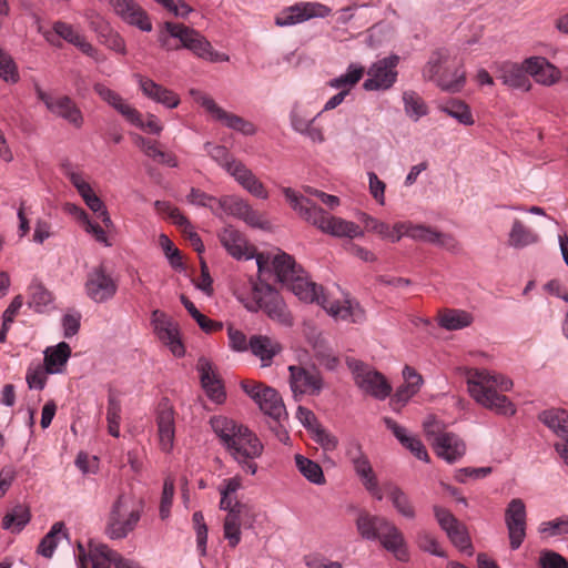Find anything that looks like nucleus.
Segmentation results:
<instances>
[{
  "mask_svg": "<svg viewBox=\"0 0 568 568\" xmlns=\"http://www.w3.org/2000/svg\"><path fill=\"white\" fill-rule=\"evenodd\" d=\"M213 432L220 438L230 456L247 474L255 475L258 458L264 450V445L255 433L247 426L225 416L211 418Z\"/></svg>",
  "mask_w": 568,
  "mask_h": 568,
  "instance_id": "nucleus-1",
  "label": "nucleus"
},
{
  "mask_svg": "<svg viewBox=\"0 0 568 568\" xmlns=\"http://www.w3.org/2000/svg\"><path fill=\"white\" fill-rule=\"evenodd\" d=\"M466 381L470 396L478 404L497 414H515V406L504 395L513 387L509 378L486 369L469 368L466 372Z\"/></svg>",
  "mask_w": 568,
  "mask_h": 568,
  "instance_id": "nucleus-2",
  "label": "nucleus"
},
{
  "mask_svg": "<svg viewBox=\"0 0 568 568\" xmlns=\"http://www.w3.org/2000/svg\"><path fill=\"white\" fill-rule=\"evenodd\" d=\"M283 194L291 207L298 215L320 229L322 232L337 237L354 239L363 235V230L354 222L333 216L317 206L311 199L297 194L291 187H283Z\"/></svg>",
  "mask_w": 568,
  "mask_h": 568,
  "instance_id": "nucleus-3",
  "label": "nucleus"
},
{
  "mask_svg": "<svg viewBox=\"0 0 568 568\" xmlns=\"http://www.w3.org/2000/svg\"><path fill=\"white\" fill-rule=\"evenodd\" d=\"M286 288L301 301L321 305L329 315L337 320L362 323L365 318V312L356 301L351 298H345L343 302L331 301L325 295L323 287L312 282L306 272H303L293 282H290Z\"/></svg>",
  "mask_w": 568,
  "mask_h": 568,
  "instance_id": "nucleus-4",
  "label": "nucleus"
},
{
  "mask_svg": "<svg viewBox=\"0 0 568 568\" xmlns=\"http://www.w3.org/2000/svg\"><path fill=\"white\" fill-rule=\"evenodd\" d=\"M236 296L247 311L262 310L270 318L292 325V316L280 293L261 278H250L247 290L237 292Z\"/></svg>",
  "mask_w": 568,
  "mask_h": 568,
  "instance_id": "nucleus-5",
  "label": "nucleus"
},
{
  "mask_svg": "<svg viewBox=\"0 0 568 568\" xmlns=\"http://www.w3.org/2000/svg\"><path fill=\"white\" fill-rule=\"evenodd\" d=\"M143 514V505H136L131 493L120 491L111 504L104 534L112 540L126 538L138 527Z\"/></svg>",
  "mask_w": 568,
  "mask_h": 568,
  "instance_id": "nucleus-6",
  "label": "nucleus"
},
{
  "mask_svg": "<svg viewBox=\"0 0 568 568\" xmlns=\"http://www.w3.org/2000/svg\"><path fill=\"white\" fill-rule=\"evenodd\" d=\"M205 150L247 192L258 199L265 200L268 197L264 184L243 162L233 158L225 146L206 143Z\"/></svg>",
  "mask_w": 568,
  "mask_h": 568,
  "instance_id": "nucleus-7",
  "label": "nucleus"
},
{
  "mask_svg": "<svg viewBox=\"0 0 568 568\" xmlns=\"http://www.w3.org/2000/svg\"><path fill=\"white\" fill-rule=\"evenodd\" d=\"M164 30L181 41V47L192 51L196 57L210 62L229 61V55L217 52L199 31L182 23L166 21Z\"/></svg>",
  "mask_w": 568,
  "mask_h": 568,
  "instance_id": "nucleus-8",
  "label": "nucleus"
},
{
  "mask_svg": "<svg viewBox=\"0 0 568 568\" xmlns=\"http://www.w3.org/2000/svg\"><path fill=\"white\" fill-rule=\"evenodd\" d=\"M423 75L445 91L457 92L465 82L464 72L458 69L452 70L448 65V54L444 50H438L433 53L428 62L424 67Z\"/></svg>",
  "mask_w": 568,
  "mask_h": 568,
  "instance_id": "nucleus-9",
  "label": "nucleus"
},
{
  "mask_svg": "<svg viewBox=\"0 0 568 568\" xmlns=\"http://www.w3.org/2000/svg\"><path fill=\"white\" fill-rule=\"evenodd\" d=\"M346 365L351 369L355 384L365 393L378 398H386L392 386L383 374L355 358H347Z\"/></svg>",
  "mask_w": 568,
  "mask_h": 568,
  "instance_id": "nucleus-10",
  "label": "nucleus"
},
{
  "mask_svg": "<svg viewBox=\"0 0 568 568\" xmlns=\"http://www.w3.org/2000/svg\"><path fill=\"white\" fill-rule=\"evenodd\" d=\"M256 264L260 276L272 270L276 276L277 282H280L285 287L290 284V282H293L295 277H298L300 274L305 272L300 265L296 264L293 256L282 251L274 255L268 253L257 254Z\"/></svg>",
  "mask_w": 568,
  "mask_h": 568,
  "instance_id": "nucleus-11",
  "label": "nucleus"
},
{
  "mask_svg": "<svg viewBox=\"0 0 568 568\" xmlns=\"http://www.w3.org/2000/svg\"><path fill=\"white\" fill-rule=\"evenodd\" d=\"M241 387L264 414L277 422L286 416L284 403L276 389L251 379L243 381Z\"/></svg>",
  "mask_w": 568,
  "mask_h": 568,
  "instance_id": "nucleus-12",
  "label": "nucleus"
},
{
  "mask_svg": "<svg viewBox=\"0 0 568 568\" xmlns=\"http://www.w3.org/2000/svg\"><path fill=\"white\" fill-rule=\"evenodd\" d=\"M191 95L215 121L245 135L255 133V128L251 122L222 109L210 95L197 90H191Z\"/></svg>",
  "mask_w": 568,
  "mask_h": 568,
  "instance_id": "nucleus-13",
  "label": "nucleus"
},
{
  "mask_svg": "<svg viewBox=\"0 0 568 568\" xmlns=\"http://www.w3.org/2000/svg\"><path fill=\"white\" fill-rule=\"evenodd\" d=\"M399 57L396 54L383 58L373 63L367 70L368 78L363 88L367 91L388 90L397 80V65Z\"/></svg>",
  "mask_w": 568,
  "mask_h": 568,
  "instance_id": "nucleus-14",
  "label": "nucleus"
},
{
  "mask_svg": "<svg viewBox=\"0 0 568 568\" xmlns=\"http://www.w3.org/2000/svg\"><path fill=\"white\" fill-rule=\"evenodd\" d=\"M433 510L438 525L453 545L460 551L471 555L473 546L466 526L446 508L434 506Z\"/></svg>",
  "mask_w": 568,
  "mask_h": 568,
  "instance_id": "nucleus-15",
  "label": "nucleus"
},
{
  "mask_svg": "<svg viewBox=\"0 0 568 568\" xmlns=\"http://www.w3.org/2000/svg\"><path fill=\"white\" fill-rule=\"evenodd\" d=\"M85 294L95 303H104L111 300L116 291L118 283L103 265L92 268L84 283Z\"/></svg>",
  "mask_w": 568,
  "mask_h": 568,
  "instance_id": "nucleus-16",
  "label": "nucleus"
},
{
  "mask_svg": "<svg viewBox=\"0 0 568 568\" xmlns=\"http://www.w3.org/2000/svg\"><path fill=\"white\" fill-rule=\"evenodd\" d=\"M290 386L295 397L298 395H318L323 387L324 381L320 371L312 367L295 366L288 367Z\"/></svg>",
  "mask_w": 568,
  "mask_h": 568,
  "instance_id": "nucleus-17",
  "label": "nucleus"
},
{
  "mask_svg": "<svg viewBox=\"0 0 568 568\" xmlns=\"http://www.w3.org/2000/svg\"><path fill=\"white\" fill-rule=\"evenodd\" d=\"M331 9L318 2H300L280 12L275 18L278 27H287L304 22L312 18H325Z\"/></svg>",
  "mask_w": 568,
  "mask_h": 568,
  "instance_id": "nucleus-18",
  "label": "nucleus"
},
{
  "mask_svg": "<svg viewBox=\"0 0 568 568\" xmlns=\"http://www.w3.org/2000/svg\"><path fill=\"white\" fill-rule=\"evenodd\" d=\"M539 419L560 439L555 448L568 466V412L560 408H551L539 414Z\"/></svg>",
  "mask_w": 568,
  "mask_h": 568,
  "instance_id": "nucleus-19",
  "label": "nucleus"
},
{
  "mask_svg": "<svg viewBox=\"0 0 568 568\" xmlns=\"http://www.w3.org/2000/svg\"><path fill=\"white\" fill-rule=\"evenodd\" d=\"M151 322L158 338L170 348L174 356L181 357L185 349L179 336L176 324L162 311L152 312Z\"/></svg>",
  "mask_w": 568,
  "mask_h": 568,
  "instance_id": "nucleus-20",
  "label": "nucleus"
},
{
  "mask_svg": "<svg viewBox=\"0 0 568 568\" xmlns=\"http://www.w3.org/2000/svg\"><path fill=\"white\" fill-rule=\"evenodd\" d=\"M510 548L518 549L526 537V506L519 498L511 499L505 511Z\"/></svg>",
  "mask_w": 568,
  "mask_h": 568,
  "instance_id": "nucleus-21",
  "label": "nucleus"
},
{
  "mask_svg": "<svg viewBox=\"0 0 568 568\" xmlns=\"http://www.w3.org/2000/svg\"><path fill=\"white\" fill-rule=\"evenodd\" d=\"M216 204L215 215H232L242 219L252 226H260L262 223L261 215L254 211L251 205L241 197L234 195H225L214 201Z\"/></svg>",
  "mask_w": 568,
  "mask_h": 568,
  "instance_id": "nucleus-22",
  "label": "nucleus"
},
{
  "mask_svg": "<svg viewBox=\"0 0 568 568\" xmlns=\"http://www.w3.org/2000/svg\"><path fill=\"white\" fill-rule=\"evenodd\" d=\"M175 413L170 403L162 400L156 410V426L159 445L162 452L170 453L174 446L175 438Z\"/></svg>",
  "mask_w": 568,
  "mask_h": 568,
  "instance_id": "nucleus-23",
  "label": "nucleus"
},
{
  "mask_svg": "<svg viewBox=\"0 0 568 568\" xmlns=\"http://www.w3.org/2000/svg\"><path fill=\"white\" fill-rule=\"evenodd\" d=\"M114 12L128 24L150 32L152 22L148 12L134 0H110Z\"/></svg>",
  "mask_w": 568,
  "mask_h": 568,
  "instance_id": "nucleus-24",
  "label": "nucleus"
},
{
  "mask_svg": "<svg viewBox=\"0 0 568 568\" xmlns=\"http://www.w3.org/2000/svg\"><path fill=\"white\" fill-rule=\"evenodd\" d=\"M93 91L102 101L116 110L128 122L136 128H143L142 114L115 91L102 83H95Z\"/></svg>",
  "mask_w": 568,
  "mask_h": 568,
  "instance_id": "nucleus-25",
  "label": "nucleus"
},
{
  "mask_svg": "<svg viewBox=\"0 0 568 568\" xmlns=\"http://www.w3.org/2000/svg\"><path fill=\"white\" fill-rule=\"evenodd\" d=\"M382 546L394 554V556L400 560L406 561L408 559V551L406 542L402 531L388 519L384 523L383 528L379 530L378 537Z\"/></svg>",
  "mask_w": 568,
  "mask_h": 568,
  "instance_id": "nucleus-26",
  "label": "nucleus"
},
{
  "mask_svg": "<svg viewBox=\"0 0 568 568\" xmlns=\"http://www.w3.org/2000/svg\"><path fill=\"white\" fill-rule=\"evenodd\" d=\"M433 447L436 454L448 463H455L466 453L464 440L454 433L445 432L443 435L435 437Z\"/></svg>",
  "mask_w": 568,
  "mask_h": 568,
  "instance_id": "nucleus-27",
  "label": "nucleus"
},
{
  "mask_svg": "<svg viewBox=\"0 0 568 568\" xmlns=\"http://www.w3.org/2000/svg\"><path fill=\"white\" fill-rule=\"evenodd\" d=\"M497 79L514 89L529 91L531 88L528 71L525 68V61L521 64L514 62H503L497 69Z\"/></svg>",
  "mask_w": 568,
  "mask_h": 568,
  "instance_id": "nucleus-28",
  "label": "nucleus"
},
{
  "mask_svg": "<svg viewBox=\"0 0 568 568\" xmlns=\"http://www.w3.org/2000/svg\"><path fill=\"white\" fill-rule=\"evenodd\" d=\"M525 68L528 71V75L542 85H551L560 78V71L544 57L526 59Z\"/></svg>",
  "mask_w": 568,
  "mask_h": 568,
  "instance_id": "nucleus-29",
  "label": "nucleus"
},
{
  "mask_svg": "<svg viewBox=\"0 0 568 568\" xmlns=\"http://www.w3.org/2000/svg\"><path fill=\"white\" fill-rule=\"evenodd\" d=\"M197 369L201 376V384L205 389L207 396L215 403H222L225 398V393L221 381L217 378L212 364L206 358L199 359Z\"/></svg>",
  "mask_w": 568,
  "mask_h": 568,
  "instance_id": "nucleus-30",
  "label": "nucleus"
},
{
  "mask_svg": "<svg viewBox=\"0 0 568 568\" xmlns=\"http://www.w3.org/2000/svg\"><path fill=\"white\" fill-rule=\"evenodd\" d=\"M138 79L141 91L149 99L168 108H176L179 105L180 99L173 91L155 83L149 78L138 75Z\"/></svg>",
  "mask_w": 568,
  "mask_h": 568,
  "instance_id": "nucleus-31",
  "label": "nucleus"
},
{
  "mask_svg": "<svg viewBox=\"0 0 568 568\" xmlns=\"http://www.w3.org/2000/svg\"><path fill=\"white\" fill-rule=\"evenodd\" d=\"M49 111L57 116L64 119L77 129L83 125V115L81 110L68 95L55 97Z\"/></svg>",
  "mask_w": 568,
  "mask_h": 568,
  "instance_id": "nucleus-32",
  "label": "nucleus"
},
{
  "mask_svg": "<svg viewBox=\"0 0 568 568\" xmlns=\"http://www.w3.org/2000/svg\"><path fill=\"white\" fill-rule=\"evenodd\" d=\"M221 244L235 258L251 257L245 237L232 226L224 227L219 233Z\"/></svg>",
  "mask_w": 568,
  "mask_h": 568,
  "instance_id": "nucleus-33",
  "label": "nucleus"
},
{
  "mask_svg": "<svg viewBox=\"0 0 568 568\" xmlns=\"http://www.w3.org/2000/svg\"><path fill=\"white\" fill-rule=\"evenodd\" d=\"M92 30L97 33L98 40L108 49L120 54L126 53L124 39L115 32L104 20L98 19L91 22Z\"/></svg>",
  "mask_w": 568,
  "mask_h": 568,
  "instance_id": "nucleus-34",
  "label": "nucleus"
},
{
  "mask_svg": "<svg viewBox=\"0 0 568 568\" xmlns=\"http://www.w3.org/2000/svg\"><path fill=\"white\" fill-rule=\"evenodd\" d=\"M90 556L91 559L101 558L102 560L112 564L114 568H142L139 564L124 558L120 552L111 549L105 544H91Z\"/></svg>",
  "mask_w": 568,
  "mask_h": 568,
  "instance_id": "nucleus-35",
  "label": "nucleus"
},
{
  "mask_svg": "<svg viewBox=\"0 0 568 568\" xmlns=\"http://www.w3.org/2000/svg\"><path fill=\"white\" fill-rule=\"evenodd\" d=\"M71 355V348L65 342L59 343L55 347H48L44 351L43 365L52 374L60 373Z\"/></svg>",
  "mask_w": 568,
  "mask_h": 568,
  "instance_id": "nucleus-36",
  "label": "nucleus"
},
{
  "mask_svg": "<svg viewBox=\"0 0 568 568\" xmlns=\"http://www.w3.org/2000/svg\"><path fill=\"white\" fill-rule=\"evenodd\" d=\"M538 235L520 220L516 219L513 222L511 230L508 236V244L515 248H523L538 242Z\"/></svg>",
  "mask_w": 568,
  "mask_h": 568,
  "instance_id": "nucleus-37",
  "label": "nucleus"
},
{
  "mask_svg": "<svg viewBox=\"0 0 568 568\" xmlns=\"http://www.w3.org/2000/svg\"><path fill=\"white\" fill-rule=\"evenodd\" d=\"M386 519L387 518L382 516H375L367 511H362L356 519V527L363 538L375 540L378 537L379 530L383 528Z\"/></svg>",
  "mask_w": 568,
  "mask_h": 568,
  "instance_id": "nucleus-38",
  "label": "nucleus"
},
{
  "mask_svg": "<svg viewBox=\"0 0 568 568\" xmlns=\"http://www.w3.org/2000/svg\"><path fill=\"white\" fill-rule=\"evenodd\" d=\"M386 491L398 514L407 519H414L416 517L415 507L402 488L396 485L388 484L386 485Z\"/></svg>",
  "mask_w": 568,
  "mask_h": 568,
  "instance_id": "nucleus-39",
  "label": "nucleus"
},
{
  "mask_svg": "<svg viewBox=\"0 0 568 568\" xmlns=\"http://www.w3.org/2000/svg\"><path fill=\"white\" fill-rule=\"evenodd\" d=\"M252 353L260 357L264 365H268L272 358L281 351L278 343L266 336H253L250 341Z\"/></svg>",
  "mask_w": 568,
  "mask_h": 568,
  "instance_id": "nucleus-40",
  "label": "nucleus"
},
{
  "mask_svg": "<svg viewBox=\"0 0 568 568\" xmlns=\"http://www.w3.org/2000/svg\"><path fill=\"white\" fill-rule=\"evenodd\" d=\"M473 317L462 310H444L438 314V323L448 331H456L471 324Z\"/></svg>",
  "mask_w": 568,
  "mask_h": 568,
  "instance_id": "nucleus-41",
  "label": "nucleus"
},
{
  "mask_svg": "<svg viewBox=\"0 0 568 568\" xmlns=\"http://www.w3.org/2000/svg\"><path fill=\"white\" fill-rule=\"evenodd\" d=\"M30 518L29 508L24 505H17L3 517L2 527L11 532H20Z\"/></svg>",
  "mask_w": 568,
  "mask_h": 568,
  "instance_id": "nucleus-42",
  "label": "nucleus"
},
{
  "mask_svg": "<svg viewBox=\"0 0 568 568\" xmlns=\"http://www.w3.org/2000/svg\"><path fill=\"white\" fill-rule=\"evenodd\" d=\"M364 71L363 67L351 64L345 74L329 80L328 85L341 91H346V94H348L362 79Z\"/></svg>",
  "mask_w": 568,
  "mask_h": 568,
  "instance_id": "nucleus-43",
  "label": "nucleus"
},
{
  "mask_svg": "<svg viewBox=\"0 0 568 568\" xmlns=\"http://www.w3.org/2000/svg\"><path fill=\"white\" fill-rule=\"evenodd\" d=\"M64 531V524L58 521L53 524L50 531L41 539L38 546V552L45 558H51L60 538V535L67 536Z\"/></svg>",
  "mask_w": 568,
  "mask_h": 568,
  "instance_id": "nucleus-44",
  "label": "nucleus"
},
{
  "mask_svg": "<svg viewBox=\"0 0 568 568\" xmlns=\"http://www.w3.org/2000/svg\"><path fill=\"white\" fill-rule=\"evenodd\" d=\"M295 463L301 474L310 481L316 485H323L325 483V477L322 467L317 463L302 455L295 456Z\"/></svg>",
  "mask_w": 568,
  "mask_h": 568,
  "instance_id": "nucleus-45",
  "label": "nucleus"
},
{
  "mask_svg": "<svg viewBox=\"0 0 568 568\" xmlns=\"http://www.w3.org/2000/svg\"><path fill=\"white\" fill-rule=\"evenodd\" d=\"M121 402L114 393L108 397L106 422L108 432L113 437L120 436Z\"/></svg>",
  "mask_w": 568,
  "mask_h": 568,
  "instance_id": "nucleus-46",
  "label": "nucleus"
},
{
  "mask_svg": "<svg viewBox=\"0 0 568 568\" xmlns=\"http://www.w3.org/2000/svg\"><path fill=\"white\" fill-rule=\"evenodd\" d=\"M403 102L406 114L413 120L417 121L419 118L427 114V105L415 91H405L403 93Z\"/></svg>",
  "mask_w": 568,
  "mask_h": 568,
  "instance_id": "nucleus-47",
  "label": "nucleus"
},
{
  "mask_svg": "<svg viewBox=\"0 0 568 568\" xmlns=\"http://www.w3.org/2000/svg\"><path fill=\"white\" fill-rule=\"evenodd\" d=\"M49 374L51 373L43 364H31L26 374L28 386L34 389H43Z\"/></svg>",
  "mask_w": 568,
  "mask_h": 568,
  "instance_id": "nucleus-48",
  "label": "nucleus"
},
{
  "mask_svg": "<svg viewBox=\"0 0 568 568\" xmlns=\"http://www.w3.org/2000/svg\"><path fill=\"white\" fill-rule=\"evenodd\" d=\"M81 197L83 199L85 204L89 206V209L92 210L94 213H97V216L102 220L103 224L106 227L112 224V221L108 214V211L105 210L103 202L93 192V190L91 187L88 189V192L82 193Z\"/></svg>",
  "mask_w": 568,
  "mask_h": 568,
  "instance_id": "nucleus-49",
  "label": "nucleus"
},
{
  "mask_svg": "<svg viewBox=\"0 0 568 568\" xmlns=\"http://www.w3.org/2000/svg\"><path fill=\"white\" fill-rule=\"evenodd\" d=\"M347 456L349 457L354 470L358 477L365 475L366 473H369V470L373 469L371 462L368 460L367 456L362 452V447L359 445H353L347 450Z\"/></svg>",
  "mask_w": 568,
  "mask_h": 568,
  "instance_id": "nucleus-50",
  "label": "nucleus"
},
{
  "mask_svg": "<svg viewBox=\"0 0 568 568\" xmlns=\"http://www.w3.org/2000/svg\"><path fill=\"white\" fill-rule=\"evenodd\" d=\"M52 294L42 284H32L30 286V302L37 312H42L43 307L52 302Z\"/></svg>",
  "mask_w": 568,
  "mask_h": 568,
  "instance_id": "nucleus-51",
  "label": "nucleus"
},
{
  "mask_svg": "<svg viewBox=\"0 0 568 568\" xmlns=\"http://www.w3.org/2000/svg\"><path fill=\"white\" fill-rule=\"evenodd\" d=\"M445 112L465 125L474 123L471 112L467 104L462 101H452L444 108Z\"/></svg>",
  "mask_w": 568,
  "mask_h": 568,
  "instance_id": "nucleus-52",
  "label": "nucleus"
},
{
  "mask_svg": "<svg viewBox=\"0 0 568 568\" xmlns=\"http://www.w3.org/2000/svg\"><path fill=\"white\" fill-rule=\"evenodd\" d=\"M358 219L363 222L367 232L376 233L383 239H387L390 234V226L383 221H379L364 212L359 213Z\"/></svg>",
  "mask_w": 568,
  "mask_h": 568,
  "instance_id": "nucleus-53",
  "label": "nucleus"
},
{
  "mask_svg": "<svg viewBox=\"0 0 568 568\" xmlns=\"http://www.w3.org/2000/svg\"><path fill=\"white\" fill-rule=\"evenodd\" d=\"M154 209L158 213L166 215L168 217L173 220L175 224L180 226H189V221L186 220V217L182 215L178 207L171 205L169 202L155 201Z\"/></svg>",
  "mask_w": 568,
  "mask_h": 568,
  "instance_id": "nucleus-54",
  "label": "nucleus"
},
{
  "mask_svg": "<svg viewBox=\"0 0 568 568\" xmlns=\"http://www.w3.org/2000/svg\"><path fill=\"white\" fill-rule=\"evenodd\" d=\"M314 357L327 369H335L338 365V358L322 342L314 345Z\"/></svg>",
  "mask_w": 568,
  "mask_h": 568,
  "instance_id": "nucleus-55",
  "label": "nucleus"
},
{
  "mask_svg": "<svg viewBox=\"0 0 568 568\" xmlns=\"http://www.w3.org/2000/svg\"><path fill=\"white\" fill-rule=\"evenodd\" d=\"M169 13L176 18H186L193 9L184 0H154Z\"/></svg>",
  "mask_w": 568,
  "mask_h": 568,
  "instance_id": "nucleus-56",
  "label": "nucleus"
},
{
  "mask_svg": "<svg viewBox=\"0 0 568 568\" xmlns=\"http://www.w3.org/2000/svg\"><path fill=\"white\" fill-rule=\"evenodd\" d=\"M174 496V481L171 478H166L163 484V491L160 503V517L166 519L170 516V510Z\"/></svg>",
  "mask_w": 568,
  "mask_h": 568,
  "instance_id": "nucleus-57",
  "label": "nucleus"
},
{
  "mask_svg": "<svg viewBox=\"0 0 568 568\" xmlns=\"http://www.w3.org/2000/svg\"><path fill=\"white\" fill-rule=\"evenodd\" d=\"M159 244L162 247L165 256L169 258L172 267L178 268L182 266L181 252L174 246L173 242L165 235L161 234Z\"/></svg>",
  "mask_w": 568,
  "mask_h": 568,
  "instance_id": "nucleus-58",
  "label": "nucleus"
},
{
  "mask_svg": "<svg viewBox=\"0 0 568 568\" xmlns=\"http://www.w3.org/2000/svg\"><path fill=\"white\" fill-rule=\"evenodd\" d=\"M55 34L65 40L67 42L75 45L78 41L83 37L77 29H74L71 24L57 21L52 27Z\"/></svg>",
  "mask_w": 568,
  "mask_h": 568,
  "instance_id": "nucleus-59",
  "label": "nucleus"
},
{
  "mask_svg": "<svg viewBox=\"0 0 568 568\" xmlns=\"http://www.w3.org/2000/svg\"><path fill=\"white\" fill-rule=\"evenodd\" d=\"M408 230V237L415 241H422L433 244L434 239H436V230L424 224H413L410 222V227Z\"/></svg>",
  "mask_w": 568,
  "mask_h": 568,
  "instance_id": "nucleus-60",
  "label": "nucleus"
},
{
  "mask_svg": "<svg viewBox=\"0 0 568 568\" xmlns=\"http://www.w3.org/2000/svg\"><path fill=\"white\" fill-rule=\"evenodd\" d=\"M539 568H568V561L552 550H544L539 557Z\"/></svg>",
  "mask_w": 568,
  "mask_h": 568,
  "instance_id": "nucleus-61",
  "label": "nucleus"
},
{
  "mask_svg": "<svg viewBox=\"0 0 568 568\" xmlns=\"http://www.w3.org/2000/svg\"><path fill=\"white\" fill-rule=\"evenodd\" d=\"M539 530L548 536L568 534V517L542 523Z\"/></svg>",
  "mask_w": 568,
  "mask_h": 568,
  "instance_id": "nucleus-62",
  "label": "nucleus"
},
{
  "mask_svg": "<svg viewBox=\"0 0 568 568\" xmlns=\"http://www.w3.org/2000/svg\"><path fill=\"white\" fill-rule=\"evenodd\" d=\"M187 197L191 203L209 207L215 214L216 204L214 201H219V199L211 196L199 189H192Z\"/></svg>",
  "mask_w": 568,
  "mask_h": 568,
  "instance_id": "nucleus-63",
  "label": "nucleus"
},
{
  "mask_svg": "<svg viewBox=\"0 0 568 568\" xmlns=\"http://www.w3.org/2000/svg\"><path fill=\"white\" fill-rule=\"evenodd\" d=\"M362 485L365 487V489L377 500L383 499V493L379 488L377 477L373 469L369 470V473H366L365 475H362L358 477Z\"/></svg>",
  "mask_w": 568,
  "mask_h": 568,
  "instance_id": "nucleus-64",
  "label": "nucleus"
}]
</instances>
